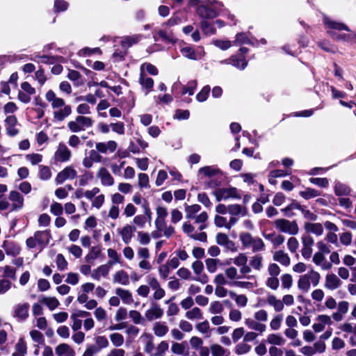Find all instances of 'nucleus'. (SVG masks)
Here are the masks:
<instances>
[{
    "label": "nucleus",
    "instance_id": "bb28decb",
    "mask_svg": "<svg viewBox=\"0 0 356 356\" xmlns=\"http://www.w3.org/2000/svg\"><path fill=\"white\" fill-rule=\"evenodd\" d=\"M304 229L307 233H312L318 236L323 233V227L318 222H306L304 225Z\"/></svg>",
    "mask_w": 356,
    "mask_h": 356
},
{
    "label": "nucleus",
    "instance_id": "2f4dec72",
    "mask_svg": "<svg viewBox=\"0 0 356 356\" xmlns=\"http://www.w3.org/2000/svg\"><path fill=\"white\" fill-rule=\"evenodd\" d=\"M323 22L327 29L350 31V29L346 24L332 21L327 17H324Z\"/></svg>",
    "mask_w": 356,
    "mask_h": 356
},
{
    "label": "nucleus",
    "instance_id": "79ce46f5",
    "mask_svg": "<svg viewBox=\"0 0 356 356\" xmlns=\"http://www.w3.org/2000/svg\"><path fill=\"white\" fill-rule=\"evenodd\" d=\"M300 209H302V205L293 200L290 204L282 209L281 211L284 213L285 216L291 217L295 215L293 213L294 210L300 211Z\"/></svg>",
    "mask_w": 356,
    "mask_h": 356
},
{
    "label": "nucleus",
    "instance_id": "c03bdc74",
    "mask_svg": "<svg viewBox=\"0 0 356 356\" xmlns=\"http://www.w3.org/2000/svg\"><path fill=\"white\" fill-rule=\"evenodd\" d=\"M186 317L191 321L200 320L203 318V314L200 308L193 307L192 309L186 312Z\"/></svg>",
    "mask_w": 356,
    "mask_h": 356
},
{
    "label": "nucleus",
    "instance_id": "09e8293b",
    "mask_svg": "<svg viewBox=\"0 0 356 356\" xmlns=\"http://www.w3.org/2000/svg\"><path fill=\"white\" fill-rule=\"evenodd\" d=\"M239 239L245 248H250L254 238L248 232H241L239 234Z\"/></svg>",
    "mask_w": 356,
    "mask_h": 356
},
{
    "label": "nucleus",
    "instance_id": "a211bd4d",
    "mask_svg": "<svg viewBox=\"0 0 356 356\" xmlns=\"http://www.w3.org/2000/svg\"><path fill=\"white\" fill-rule=\"evenodd\" d=\"M163 315V310L156 303H152L150 308L145 313V318L149 321L160 318Z\"/></svg>",
    "mask_w": 356,
    "mask_h": 356
},
{
    "label": "nucleus",
    "instance_id": "ddd939ff",
    "mask_svg": "<svg viewBox=\"0 0 356 356\" xmlns=\"http://www.w3.org/2000/svg\"><path fill=\"white\" fill-rule=\"evenodd\" d=\"M76 170L72 166H67L57 175L55 181L57 184H61L65 180L74 179V178L76 177Z\"/></svg>",
    "mask_w": 356,
    "mask_h": 356
},
{
    "label": "nucleus",
    "instance_id": "0e129e2a",
    "mask_svg": "<svg viewBox=\"0 0 356 356\" xmlns=\"http://www.w3.org/2000/svg\"><path fill=\"white\" fill-rule=\"evenodd\" d=\"M287 248L291 253H296L299 248V242L295 237H290L287 241Z\"/></svg>",
    "mask_w": 356,
    "mask_h": 356
},
{
    "label": "nucleus",
    "instance_id": "f03ea898",
    "mask_svg": "<svg viewBox=\"0 0 356 356\" xmlns=\"http://www.w3.org/2000/svg\"><path fill=\"white\" fill-rule=\"evenodd\" d=\"M185 218L188 220H194V222L198 225V229L202 231L207 228V221L209 218V215L207 211H201V207L197 204L192 205H185Z\"/></svg>",
    "mask_w": 356,
    "mask_h": 356
},
{
    "label": "nucleus",
    "instance_id": "864d4df0",
    "mask_svg": "<svg viewBox=\"0 0 356 356\" xmlns=\"http://www.w3.org/2000/svg\"><path fill=\"white\" fill-rule=\"evenodd\" d=\"M145 72L153 76L157 75L159 73L157 68L154 65L149 63H143L140 67V73H145Z\"/></svg>",
    "mask_w": 356,
    "mask_h": 356
},
{
    "label": "nucleus",
    "instance_id": "4be33fe9",
    "mask_svg": "<svg viewBox=\"0 0 356 356\" xmlns=\"http://www.w3.org/2000/svg\"><path fill=\"white\" fill-rule=\"evenodd\" d=\"M244 323L249 329L257 332L259 334H262L266 330V325L254 318H247L245 319Z\"/></svg>",
    "mask_w": 356,
    "mask_h": 356
},
{
    "label": "nucleus",
    "instance_id": "6ab92c4d",
    "mask_svg": "<svg viewBox=\"0 0 356 356\" xmlns=\"http://www.w3.org/2000/svg\"><path fill=\"white\" fill-rule=\"evenodd\" d=\"M138 82L141 86L145 95H148L152 90L154 83V80L149 77L146 73H140Z\"/></svg>",
    "mask_w": 356,
    "mask_h": 356
},
{
    "label": "nucleus",
    "instance_id": "4468645a",
    "mask_svg": "<svg viewBox=\"0 0 356 356\" xmlns=\"http://www.w3.org/2000/svg\"><path fill=\"white\" fill-rule=\"evenodd\" d=\"M29 304L28 302L19 303L13 307V317L18 321H25L29 317Z\"/></svg>",
    "mask_w": 356,
    "mask_h": 356
},
{
    "label": "nucleus",
    "instance_id": "37998d69",
    "mask_svg": "<svg viewBox=\"0 0 356 356\" xmlns=\"http://www.w3.org/2000/svg\"><path fill=\"white\" fill-rule=\"evenodd\" d=\"M108 257H109V261L107 262V264L109 266H112L115 264L120 263V255L118 253V252L112 248H109L107 250Z\"/></svg>",
    "mask_w": 356,
    "mask_h": 356
},
{
    "label": "nucleus",
    "instance_id": "72a5a7b5",
    "mask_svg": "<svg viewBox=\"0 0 356 356\" xmlns=\"http://www.w3.org/2000/svg\"><path fill=\"white\" fill-rule=\"evenodd\" d=\"M266 341L273 345L272 346H283L286 343V340L280 334L272 333L267 336Z\"/></svg>",
    "mask_w": 356,
    "mask_h": 356
},
{
    "label": "nucleus",
    "instance_id": "1a4fd4ad",
    "mask_svg": "<svg viewBox=\"0 0 356 356\" xmlns=\"http://www.w3.org/2000/svg\"><path fill=\"white\" fill-rule=\"evenodd\" d=\"M146 282L148 284L149 288H151L153 291H154V293L153 294L154 300H161L165 296V292L164 289L161 288V284L157 278L152 275H147L146 277Z\"/></svg>",
    "mask_w": 356,
    "mask_h": 356
},
{
    "label": "nucleus",
    "instance_id": "13d9d810",
    "mask_svg": "<svg viewBox=\"0 0 356 356\" xmlns=\"http://www.w3.org/2000/svg\"><path fill=\"white\" fill-rule=\"evenodd\" d=\"M250 248L253 252H260L264 250L265 244L261 238L257 237L254 238Z\"/></svg>",
    "mask_w": 356,
    "mask_h": 356
},
{
    "label": "nucleus",
    "instance_id": "0eeeda50",
    "mask_svg": "<svg viewBox=\"0 0 356 356\" xmlns=\"http://www.w3.org/2000/svg\"><path fill=\"white\" fill-rule=\"evenodd\" d=\"M213 195L216 197V199L218 202L227 200L229 198L237 200L241 198V195L238 191L236 188L234 187L217 188L213 192Z\"/></svg>",
    "mask_w": 356,
    "mask_h": 356
},
{
    "label": "nucleus",
    "instance_id": "f257e3e1",
    "mask_svg": "<svg viewBox=\"0 0 356 356\" xmlns=\"http://www.w3.org/2000/svg\"><path fill=\"white\" fill-rule=\"evenodd\" d=\"M46 100L51 104L53 109V120L55 122H61L72 113V107L66 104L65 101L58 97L52 90H49L45 94Z\"/></svg>",
    "mask_w": 356,
    "mask_h": 356
},
{
    "label": "nucleus",
    "instance_id": "5701e85b",
    "mask_svg": "<svg viewBox=\"0 0 356 356\" xmlns=\"http://www.w3.org/2000/svg\"><path fill=\"white\" fill-rule=\"evenodd\" d=\"M341 285V280L334 273L325 276V287L329 290H335Z\"/></svg>",
    "mask_w": 356,
    "mask_h": 356
},
{
    "label": "nucleus",
    "instance_id": "c756f323",
    "mask_svg": "<svg viewBox=\"0 0 356 356\" xmlns=\"http://www.w3.org/2000/svg\"><path fill=\"white\" fill-rule=\"evenodd\" d=\"M273 260L279 262L280 264L288 266L290 265L291 259L287 253L283 250H277L273 253Z\"/></svg>",
    "mask_w": 356,
    "mask_h": 356
},
{
    "label": "nucleus",
    "instance_id": "6e6d98bb",
    "mask_svg": "<svg viewBox=\"0 0 356 356\" xmlns=\"http://www.w3.org/2000/svg\"><path fill=\"white\" fill-rule=\"evenodd\" d=\"M232 65L234 67L243 70L248 65V62L243 57L238 58L235 56L231 57Z\"/></svg>",
    "mask_w": 356,
    "mask_h": 356
},
{
    "label": "nucleus",
    "instance_id": "c85d7f7f",
    "mask_svg": "<svg viewBox=\"0 0 356 356\" xmlns=\"http://www.w3.org/2000/svg\"><path fill=\"white\" fill-rule=\"evenodd\" d=\"M113 283H118L124 286L129 284V277L128 273L124 270L116 271L113 277Z\"/></svg>",
    "mask_w": 356,
    "mask_h": 356
},
{
    "label": "nucleus",
    "instance_id": "4c0bfd02",
    "mask_svg": "<svg viewBox=\"0 0 356 356\" xmlns=\"http://www.w3.org/2000/svg\"><path fill=\"white\" fill-rule=\"evenodd\" d=\"M207 270L210 273H214L217 271L218 266L222 265V262L218 259L208 258L205 260Z\"/></svg>",
    "mask_w": 356,
    "mask_h": 356
},
{
    "label": "nucleus",
    "instance_id": "774afa93",
    "mask_svg": "<svg viewBox=\"0 0 356 356\" xmlns=\"http://www.w3.org/2000/svg\"><path fill=\"white\" fill-rule=\"evenodd\" d=\"M129 316L132 319L135 324H143L144 318L140 313L136 310H131L129 312Z\"/></svg>",
    "mask_w": 356,
    "mask_h": 356
},
{
    "label": "nucleus",
    "instance_id": "a18cd8bd",
    "mask_svg": "<svg viewBox=\"0 0 356 356\" xmlns=\"http://www.w3.org/2000/svg\"><path fill=\"white\" fill-rule=\"evenodd\" d=\"M141 35H134L132 36H127L124 38V40L122 41V45L123 47H130L134 44H136L138 42H139L142 38Z\"/></svg>",
    "mask_w": 356,
    "mask_h": 356
},
{
    "label": "nucleus",
    "instance_id": "7c9ffc66",
    "mask_svg": "<svg viewBox=\"0 0 356 356\" xmlns=\"http://www.w3.org/2000/svg\"><path fill=\"white\" fill-rule=\"evenodd\" d=\"M111 270V266L107 264L99 266L97 268L95 269L92 273L91 277L96 280H99L102 277H106Z\"/></svg>",
    "mask_w": 356,
    "mask_h": 356
},
{
    "label": "nucleus",
    "instance_id": "603ef678",
    "mask_svg": "<svg viewBox=\"0 0 356 356\" xmlns=\"http://www.w3.org/2000/svg\"><path fill=\"white\" fill-rule=\"evenodd\" d=\"M224 311L222 304L219 301H213L210 303L209 312L212 314H220Z\"/></svg>",
    "mask_w": 356,
    "mask_h": 356
},
{
    "label": "nucleus",
    "instance_id": "e433bc0d",
    "mask_svg": "<svg viewBox=\"0 0 356 356\" xmlns=\"http://www.w3.org/2000/svg\"><path fill=\"white\" fill-rule=\"evenodd\" d=\"M229 213L231 216H245L248 213L246 207H242L240 204H234L229 205Z\"/></svg>",
    "mask_w": 356,
    "mask_h": 356
},
{
    "label": "nucleus",
    "instance_id": "a878e982",
    "mask_svg": "<svg viewBox=\"0 0 356 356\" xmlns=\"http://www.w3.org/2000/svg\"><path fill=\"white\" fill-rule=\"evenodd\" d=\"M57 356H75V350L67 343H60L55 348Z\"/></svg>",
    "mask_w": 356,
    "mask_h": 356
},
{
    "label": "nucleus",
    "instance_id": "20e7f679",
    "mask_svg": "<svg viewBox=\"0 0 356 356\" xmlns=\"http://www.w3.org/2000/svg\"><path fill=\"white\" fill-rule=\"evenodd\" d=\"M320 273L314 270H311L299 277L297 283L298 288L303 293H307L311 288V285L314 287L318 286L320 283Z\"/></svg>",
    "mask_w": 356,
    "mask_h": 356
},
{
    "label": "nucleus",
    "instance_id": "aec40b11",
    "mask_svg": "<svg viewBox=\"0 0 356 356\" xmlns=\"http://www.w3.org/2000/svg\"><path fill=\"white\" fill-rule=\"evenodd\" d=\"M325 254L322 252H315L312 257V261L322 270H330L332 267L331 262L326 260Z\"/></svg>",
    "mask_w": 356,
    "mask_h": 356
},
{
    "label": "nucleus",
    "instance_id": "412c9836",
    "mask_svg": "<svg viewBox=\"0 0 356 356\" xmlns=\"http://www.w3.org/2000/svg\"><path fill=\"white\" fill-rule=\"evenodd\" d=\"M97 177L100 179L101 184L103 186H111L114 184V179L108 170L102 167L100 168L97 173Z\"/></svg>",
    "mask_w": 356,
    "mask_h": 356
},
{
    "label": "nucleus",
    "instance_id": "69168bd1",
    "mask_svg": "<svg viewBox=\"0 0 356 356\" xmlns=\"http://www.w3.org/2000/svg\"><path fill=\"white\" fill-rule=\"evenodd\" d=\"M266 285L272 290H277L280 285V280L277 277L270 276L266 281Z\"/></svg>",
    "mask_w": 356,
    "mask_h": 356
},
{
    "label": "nucleus",
    "instance_id": "052dcab7",
    "mask_svg": "<svg viewBox=\"0 0 356 356\" xmlns=\"http://www.w3.org/2000/svg\"><path fill=\"white\" fill-rule=\"evenodd\" d=\"M213 223L217 227H225L228 229V220L225 217L220 215H216L213 219Z\"/></svg>",
    "mask_w": 356,
    "mask_h": 356
},
{
    "label": "nucleus",
    "instance_id": "9b49d317",
    "mask_svg": "<svg viewBox=\"0 0 356 356\" xmlns=\"http://www.w3.org/2000/svg\"><path fill=\"white\" fill-rule=\"evenodd\" d=\"M216 242L218 245L232 252L237 251V247L235 243L230 240L229 236L227 234L222 232L218 233L216 235Z\"/></svg>",
    "mask_w": 356,
    "mask_h": 356
},
{
    "label": "nucleus",
    "instance_id": "cd10ccee",
    "mask_svg": "<svg viewBox=\"0 0 356 356\" xmlns=\"http://www.w3.org/2000/svg\"><path fill=\"white\" fill-rule=\"evenodd\" d=\"M141 338L145 340V352L149 354L151 356H154L156 348L154 347L152 335L147 333H143Z\"/></svg>",
    "mask_w": 356,
    "mask_h": 356
},
{
    "label": "nucleus",
    "instance_id": "6e6552de",
    "mask_svg": "<svg viewBox=\"0 0 356 356\" xmlns=\"http://www.w3.org/2000/svg\"><path fill=\"white\" fill-rule=\"evenodd\" d=\"M153 38L154 41L161 40L166 43L175 44L177 39L172 29L169 27H163L154 31Z\"/></svg>",
    "mask_w": 356,
    "mask_h": 356
},
{
    "label": "nucleus",
    "instance_id": "39448f33",
    "mask_svg": "<svg viewBox=\"0 0 356 356\" xmlns=\"http://www.w3.org/2000/svg\"><path fill=\"white\" fill-rule=\"evenodd\" d=\"M93 124L94 120L91 118L77 115L74 120L68 122L67 128L72 133H79L92 127Z\"/></svg>",
    "mask_w": 356,
    "mask_h": 356
},
{
    "label": "nucleus",
    "instance_id": "a19ab883",
    "mask_svg": "<svg viewBox=\"0 0 356 356\" xmlns=\"http://www.w3.org/2000/svg\"><path fill=\"white\" fill-rule=\"evenodd\" d=\"M264 237L269 240L275 248L282 245L285 241L284 236L281 234H266Z\"/></svg>",
    "mask_w": 356,
    "mask_h": 356
},
{
    "label": "nucleus",
    "instance_id": "5fc2aeb1",
    "mask_svg": "<svg viewBox=\"0 0 356 356\" xmlns=\"http://www.w3.org/2000/svg\"><path fill=\"white\" fill-rule=\"evenodd\" d=\"M186 349V342L174 343L171 346V351L176 355H184Z\"/></svg>",
    "mask_w": 356,
    "mask_h": 356
},
{
    "label": "nucleus",
    "instance_id": "58836bf2",
    "mask_svg": "<svg viewBox=\"0 0 356 356\" xmlns=\"http://www.w3.org/2000/svg\"><path fill=\"white\" fill-rule=\"evenodd\" d=\"M267 303L273 307L275 312H281L284 309V305L282 300L277 299L274 295H268L266 298Z\"/></svg>",
    "mask_w": 356,
    "mask_h": 356
},
{
    "label": "nucleus",
    "instance_id": "473e14b6",
    "mask_svg": "<svg viewBox=\"0 0 356 356\" xmlns=\"http://www.w3.org/2000/svg\"><path fill=\"white\" fill-rule=\"evenodd\" d=\"M115 294L122 299L124 304L129 305L134 302L132 294L129 290L117 288L115 289Z\"/></svg>",
    "mask_w": 356,
    "mask_h": 356
},
{
    "label": "nucleus",
    "instance_id": "338daca9",
    "mask_svg": "<svg viewBox=\"0 0 356 356\" xmlns=\"http://www.w3.org/2000/svg\"><path fill=\"white\" fill-rule=\"evenodd\" d=\"M250 265L255 270H260L262 267V257L254 255L250 261Z\"/></svg>",
    "mask_w": 356,
    "mask_h": 356
},
{
    "label": "nucleus",
    "instance_id": "7ed1b4c3",
    "mask_svg": "<svg viewBox=\"0 0 356 356\" xmlns=\"http://www.w3.org/2000/svg\"><path fill=\"white\" fill-rule=\"evenodd\" d=\"M223 7L221 2L217 1H204L196 8V13L203 19L216 17Z\"/></svg>",
    "mask_w": 356,
    "mask_h": 356
},
{
    "label": "nucleus",
    "instance_id": "bf43d9fd",
    "mask_svg": "<svg viewBox=\"0 0 356 356\" xmlns=\"http://www.w3.org/2000/svg\"><path fill=\"white\" fill-rule=\"evenodd\" d=\"M110 339L114 346L120 347L124 341L123 336L118 332L110 334Z\"/></svg>",
    "mask_w": 356,
    "mask_h": 356
},
{
    "label": "nucleus",
    "instance_id": "ea45409f",
    "mask_svg": "<svg viewBox=\"0 0 356 356\" xmlns=\"http://www.w3.org/2000/svg\"><path fill=\"white\" fill-rule=\"evenodd\" d=\"M169 330L168 327L163 322H156L153 326V331L156 336L162 337L165 336Z\"/></svg>",
    "mask_w": 356,
    "mask_h": 356
},
{
    "label": "nucleus",
    "instance_id": "3c124183",
    "mask_svg": "<svg viewBox=\"0 0 356 356\" xmlns=\"http://www.w3.org/2000/svg\"><path fill=\"white\" fill-rule=\"evenodd\" d=\"M195 328L200 333L206 334L207 337H210V325L207 320L196 324Z\"/></svg>",
    "mask_w": 356,
    "mask_h": 356
},
{
    "label": "nucleus",
    "instance_id": "4d7b16f0",
    "mask_svg": "<svg viewBox=\"0 0 356 356\" xmlns=\"http://www.w3.org/2000/svg\"><path fill=\"white\" fill-rule=\"evenodd\" d=\"M251 349V346L244 342L238 343L234 348V353L238 355H243L248 353Z\"/></svg>",
    "mask_w": 356,
    "mask_h": 356
},
{
    "label": "nucleus",
    "instance_id": "e2e57ef3",
    "mask_svg": "<svg viewBox=\"0 0 356 356\" xmlns=\"http://www.w3.org/2000/svg\"><path fill=\"white\" fill-rule=\"evenodd\" d=\"M283 320L282 314L275 315L270 322V327L272 330H277L281 326Z\"/></svg>",
    "mask_w": 356,
    "mask_h": 356
},
{
    "label": "nucleus",
    "instance_id": "dca6fc26",
    "mask_svg": "<svg viewBox=\"0 0 356 356\" xmlns=\"http://www.w3.org/2000/svg\"><path fill=\"white\" fill-rule=\"evenodd\" d=\"M72 153L63 143H60L54 154V159L58 162H66L70 160Z\"/></svg>",
    "mask_w": 356,
    "mask_h": 356
},
{
    "label": "nucleus",
    "instance_id": "f3484780",
    "mask_svg": "<svg viewBox=\"0 0 356 356\" xmlns=\"http://www.w3.org/2000/svg\"><path fill=\"white\" fill-rule=\"evenodd\" d=\"M192 269L195 275H197L196 278L193 280L205 284L208 282V277L206 274H202L204 270V264L201 261L197 260L192 264Z\"/></svg>",
    "mask_w": 356,
    "mask_h": 356
},
{
    "label": "nucleus",
    "instance_id": "49530a36",
    "mask_svg": "<svg viewBox=\"0 0 356 356\" xmlns=\"http://www.w3.org/2000/svg\"><path fill=\"white\" fill-rule=\"evenodd\" d=\"M95 344H92L94 347L98 349V353L103 348L108 346L109 342L106 337L98 336L95 338Z\"/></svg>",
    "mask_w": 356,
    "mask_h": 356
},
{
    "label": "nucleus",
    "instance_id": "680f3d73",
    "mask_svg": "<svg viewBox=\"0 0 356 356\" xmlns=\"http://www.w3.org/2000/svg\"><path fill=\"white\" fill-rule=\"evenodd\" d=\"M51 177V172L48 166H39V177L42 180H48Z\"/></svg>",
    "mask_w": 356,
    "mask_h": 356
},
{
    "label": "nucleus",
    "instance_id": "9d476101",
    "mask_svg": "<svg viewBox=\"0 0 356 356\" xmlns=\"http://www.w3.org/2000/svg\"><path fill=\"white\" fill-rule=\"evenodd\" d=\"M302 249L301 254L303 258L308 259L312 257L313 252V245L314 241L313 238L309 234L302 235L301 237Z\"/></svg>",
    "mask_w": 356,
    "mask_h": 356
},
{
    "label": "nucleus",
    "instance_id": "393cba45",
    "mask_svg": "<svg viewBox=\"0 0 356 356\" xmlns=\"http://www.w3.org/2000/svg\"><path fill=\"white\" fill-rule=\"evenodd\" d=\"M5 123L6 127V133L10 136H15L19 133L18 129L15 128L17 120L15 115L8 116L5 120Z\"/></svg>",
    "mask_w": 356,
    "mask_h": 356
},
{
    "label": "nucleus",
    "instance_id": "b1692460",
    "mask_svg": "<svg viewBox=\"0 0 356 356\" xmlns=\"http://www.w3.org/2000/svg\"><path fill=\"white\" fill-rule=\"evenodd\" d=\"M8 198L13 202L12 210H19L23 207L24 197L19 192L10 191Z\"/></svg>",
    "mask_w": 356,
    "mask_h": 356
},
{
    "label": "nucleus",
    "instance_id": "2eb2a0df",
    "mask_svg": "<svg viewBox=\"0 0 356 356\" xmlns=\"http://www.w3.org/2000/svg\"><path fill=\"white\" fill-rule=\"evenodd\" d=\"M135 231L136 227L129 224L117 229L118 233L120 235L122 241L125 244H129L131 242Z\"/></svg>",
    "mask_w": 356,
    "mask_h": 356
},
{
    "label": "nucleus",
    "instance_id": "f704fd0d",
    "mask_svg": "<svg viewBox=\"0 0 356 356\" xmlns=\"http://www.w3.org/2000/svg\"><path fill=\"white\" fill-rule=\"evenodd\" d=\"M327 33L330 35L332 38L334 40H346L347 42H356V34L354 33H350L349 34H337L333 31H328Z\"/></svg>",
    "mask_w": 356,
    "mask_h": 356
},
{
    "label": "nucleus",
    "instance_id": "8fccbe9b",
    "mask_svg": "<svg viewBox=\"0 0 356 356\" xmlns=\"http://www.w3.org/2000/svg\"><path fill=\"white\" fill-rule=\"evenodd\" d=\"M300 195L305 200H309L321 195V193L314 188H307L305 191L300 192Z\"/></svg>",
    "mask_w": 356,
    "mask_h": 356
},
{
    "label": "nucleus",
    "instance_id": "c9c22d12",
    "mask_svg": "<svg viewBox=\"0 0 356 356\" xmlns=\"http://www.w3.org/2000/svg\"><path fill=\"white\" fill-rule=\"evenodd\" d=\"M40 302L45 305L51 311L54 310L60 305L58 300L55 297L42 296L40 299Z\"/></svg>",
    "mask_w": 356,
    "mask_h": 356
},
{
    "label": "nucleus",
    "instance_id": "f8f14e48",
    "mask_svg": "<svg viewBox=\"0 0 356 356\" xmlns=\"http://www.w3.org/2000/svg\"><path fill=\"white\" fill-rule=\"evenodd\" d=\"M182 56L191 60H200L204 55V51L202 47H199L195 50L191 47H184L181 49Z\"/></svg>",
    "mask_w": 356,
    "mask_h": 356
},
{
    "label": "nucleus",
    "instance_id": "de8ad7c7",
    "mask_svg": "<svg viewBox=\"0 0 356 356\" xmlns=\"http://www.w3.org/2000/svg\"><path fill=\"white\" fill-rule=\"evenodd\" d=\"M198 172L200 175L211 177L220 173V170L212 166H205L200 168Z\"/></svg>",
    "mask_w": 356,
    "mask_h": 356
},
{
    "label": "nucleus",
    "instance_id": "423d86ee",
    "mask_svg": "<svg viewBox=\"0 0 356 356\" xmlns=\"http://www.w3.org/2000/svg\"><path fill=\"white\" fill-rule=\"evenodd\" d=\"M273 225L276 229L290 235H296L299 232V227L296 221H290L284 218L277 219Z\"/></svg>",
    "mask_w": 356,
    "mask_h": 356
}]
</instances>
